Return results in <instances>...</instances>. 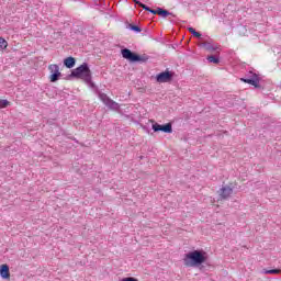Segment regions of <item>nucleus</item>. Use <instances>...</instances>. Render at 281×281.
<instances>
[{"label": "nucleus", "mask_w": 281, "mask_h": 281, "mask_svg": "<svg viewBox=\"0 0 281 281\" xmlns=\"http://www.w3.org/2000/svg\"><path fill=\"white\" fill-rule=\"evenodd\" d=\"M200 47H204V49H206V52H218V49H221V45L218 44H213L212 42H202L199 44Z\"/></svg>", "instance_id": "obj_9"}, {"label": "nucleus", "mask_w": 281, "mask_h": 281, "mask_svg": "<svg viewBox=\"0 0 281 281\" xmlns=\"http://www.w3.org/2000/svg\"><path fill=\"white\" fill-rule=\"evenodd\" d=\"M99 99L101 100V102H103V104H105V106L111 101V98H109V95H106V93H104V92L99 93Z\"/></svg>", "instance_id": "obj_13"}, {"label": "nucleus", "mask_w": 281, "mask_h": 281, "mask_svg": "<svg viewBox=\"0 0 281 281\" xmlns=\"http://www.w3.org/2000/svg\"><path fill=\"white\" fill-rule=\"evenodd\" d=\"M8 106H10V101L0 99V109H8Z\"/></svg>", "instance_id": "obj_20"}, {"label": "nucleus", "mask_w": 281, "mask_h": 281, "mask_svg": "<svg viewBox=\"0 0 281 281\" xmlns=\"http://www.w3.org/2000/svg\"><path fill=\"white\" fill-rule=\"evenodd\" d=\"M158 16H162V19H166L167 16H172V13L166 9H161L158 7Z\"/></svg>", "instance_id": "obj_12"}, {"label": "nucleus", "mask_w": 281, "mask_h": 281, "mask_svg": "<svg viewBox=\"0 0 281 281\" xmlns=\"http://www.w3.org/2000/svg\"><path fill=\"white\" fill-rule=\"evenodd\" d=\"M172 78H175V72L169 71V70H165L162 72H159L156 76V81L157 82H170L172 80Z\"/></svg>", "instance_id": "obj_7"}, {"label": "nucleus", "mask_w": 281, "mask_h": 281, "mask_svg": "<svg viewBox=\"0 0 281 281\" xmlns=\"http://www.w3.org/2000/svg\"><path fill=\"white\" fill-rule=\"evenodd\" d=\"M122 57L125 58V60H130V63H147V60L150 58L148 55H137V53L132 52L128 48L121 49Z\"/></svg>", "instance_id": "obj_3"}, {"label": "nucleus", "mask_w": 281, "mask_h": 281, "mask_svg": "<svg viewBox=\"0 0 281 281\" xmlns=\"http://www.w3.org/2000/svg\"><path fill=\"white\" fill-rule=\"evenodd\" d=\"M121 281H139V280L133 277H127V278H123Z\"/></svg>", "instance_id": "obj_21"}, {"label": "nucleus", "mask_w": 281, "mask_h": 281, "mask_svg": "<svg viewBox=\"0 0 281 281\" xmlns=\"http://www.w3.org/2000/svg\"><path fill=\"white\" fill-rule=\"evenodd\" d=\"M220 199H229L232 194H234V189H232L229 186H224L218 190Z\"/></svg>", "instance_id": "obj_8"}, {"label": "nucleus", "mask_w": 281, "mask_h": 281, "mask_svg": "<svg viewBox=\"0 0 281 281\" xmlns=\"http://www.w3.org/2000/svg\"><path fill=\"white\" fill-rule=\"evenodd\" d=\"M8 47V41L5 38L0 37V52H3V49H7Z\"/></svg>", "instance_id": "obj_18"}, {"label": "nucleus", "mask_w": 281, "mask_h": 281, "mask_svg": "<svg viewBox=\"0 0 281 281\" xmlns=\"http://www.w3.org/2000/svg\"><path fill=\"white\" fill-rule=\"evenodd\" d=\"M0 277L2 280H10V266L9 265H2L0 267Z\"/></svg>", "instance_id": "obj_10"}, {"label": "nucleus", "mask_w": 281, "mask_h": 281, "mask_svg": "<svg viewBox=\"0 0 281 281\" xmlns=\"http://www.w3.org/2000/svg\"><path fill=\"white\" fill-rule=\"evenodd\" d=\"M134 3H135L136 5H138L139 0H134Z\"/></svg>", "instance_id": "obj_25"}, {"label": "nucleus", "mask_w": 281, "mask_h": 281, "mask_svg": "<svg viewBox=\"0 0 281 281\" xmlns=\"http://www.w3.org/2000/svg\"><path fill=\"white\" fill-rule=\"evenodd\" d=\"M64 65L67 67V69H74V67H76V58L74 57L65 58Z\"/></svg>", "instance_id": "obj_11"}, {"label": "nucleus", "mask_w": 281, "mask_h": 281, "mask_svg": "<svg viewBox=\"0 0 281 281\" xmlns=\"http://www.w3.org/2000/svg\"><path fill=\"white\" fill-rule=\"evenodd\" d=\"M70 78H80L85 80V82H91V69L89 68V64L83 63L76 69H74L70 74Z\"/></svg>", "instance_id": "obj_2"}, {"label": "nucleus", "mask_w": 281, "mask_h": 281, "mask_svg": "<svg viewBox=\"0 0 281 281\" xmlns=\"http://www.w3.org/2000/svg\"><path fill=\"white\" fill-rule=\"evenodd\" d=\"M280 89H281V81H280Z\"/></svg>", "instance_id": "obj_27"}, {"label": "nucleus", "mask_w": 281, "mask_h": 281, "mask_svg": "<svg viewBox=\"0 0 281 281\" xmlns=\"http://www.w3.org/2000/svg\"><path fill=\"white\" fill-rule=\"evenodd\" d=\"M207 262V252L204 250H192L184 255V267H201V265Z\"/></svg>", "instance_id": "obj_1"}, {"label": "nucleus", "mask_w": 281, "mask_h": 281, "mask_svg": "<svg viewBox=\"0 0 281 281\" xmlns=\"http://www.w3.org/2000/svg\"><path fill=\"white\" fill-rule=\"evenodd\" d=\"M143 10H145L146 12H150V7L146 5V4H142Z\"/></svg>", "instance_id": "obj_24"}, {"label": "nucleus", "mask_w": 281, "mask_h": 281, "mask_svg": "<svg viewBox=\"0 0 281 281\" xmlns=\"http://www.w3.org/2000/svg\"><path fill=\"white\" fill-rule=\"evenodd\" d=\"M190 34H192V36H194L195 38H201V33L196 32V30H194V27H189L188 29Z\"/></svg>", "instance_id": "obj_19"}, {"label": "nucleus", "mask_w": 281, "mask_h": 281, "mask_svg": "<svg viewBox=\"0 0 281 281\" xmlns=\"http://www.w3.org/2000/svg\"><path fill=\"white\" fill-rule=\"evenodd\" d=\"M127 29L132 32H135L136 34H139L142 32V27L135 25V24H127Z\"/></svg>", "instance_id": "obj_16"}, {"label": "nucleus", "mask_w": 281, "mask_h": 281, "mask_svg": "<svg viewBox=\"0 0 281 281\" xmlns=\"http://www.w3.org/2000/svg\"><path fill=\"white\" fill-rule=\"evenodd\" d=\"M150 14H158L159 15V7L156 9L149 10Z\"/></svg>", "instance_id": "obj_22"}, {"label": "nucleus", "mask_w": 281, "mask_h": 281, "mask_svg": "<svg viewBox=\"0 0 281 281\" xmlns=\"http://www.w3.org/2000/svg\"><path fill=\"white\" fill-rule=\"evenodd\" d=\"M206 60L209 63H213V65H218V63H221V58H218L217 56H214V55L207 56Z\"/></svg>", "instance_id": "obj_15"}, {"label": "nucleus", "mask_w": 281, "mask_h": 281, "mask_svg": "<svg viewBox=\"0 0 281 281\" xmlns=\"http://www.w3.org/2000/svg\"><path fill=\"white\" fill-rule=\"evenodd\" d=\"M151 128L154 133H172V123H167V124H159V123H153Z\"/></svg>", "instance_id": "obj_6"}, {"label": "nucleus", "mask_w": 281, "mask_h": 281, "mask_svg": "<svg viewBox=\"0 0 281 281\" xmlns=\"http://www.w3.org/2000/svg\"><path fill=\"white\" fill-rule=\"evenodd\" d=\"M241 82H246V85H251L256 89L260 88V77L256 72L249 71L248 78H241Z\"/></svg>", "instance_id": "obj_4"}, {"label": "nucleus", "mask_w": 281, "mask_h": 281, "mask_svg": "<svg viewBox=\"0 0 281 281\" xmlns=\"http://www.w3.org/2000/svg\"><path fill=\"white\" fill-rule=\"evenodd\" d=\"M106 106H108V109H111L112 111H117L120 109V103L110 99V102L106 104Z\"/></svg>", "instance_id": "obj_14"}, {"label": "nucleus", "mask_w": 281, "mask_h": 281, "mask_svg": "<svg viewBox=\"0 0 281 281\" xmlns=\"http://www.w3.org/2000/svg\"><path fill=\"white\" fill-rule=\"evenodd\" d=\"M143 10H145L146 12H150V7L146 5V4H142Z\"/></svg>", "instance_id": "obj_23"}, {"label": "nucleus", "mask_w": 281, "mask_h": 281, "mask_svg": "<svg viewBox=\"0 0 281 281\" xmlns=\"http://www.w3.org/2000/svg\"><path fill=\"white\" fill-rule=\"evenodd\" d=\"M137 5H138L139 8H142V5H144V3L139 2Z\"/></svg>", "instance_id": "obj_26"}, {"label": "nucleus", "mask_w": 281, "mask_h": 281, "mask_svg": "<svg viewBox=\"0 0 281 281\" xmlns=\"http://www.w3.org/2000/svg\"><path fill=\"white\" fill-rule=\"evenodd\" d=\"M48 69L50 71L49 81L50 82H58L60 80V67L56 64H52L48 66Z\"/></svg>", "instance_id": "obj_5"}, {"label": "nucleus", "mask_w": 281, "mask_h": 281, "mask_svg": "<svg viewBox=\"0 0 281 281\" xmlns=\"http://www.w3.org/2000/svg\"><path fill=\"white\" fill-rule=\"evenodd\" d=\"M280 269H270V270H267V269H263V273L266 276H273V274H278L280 273Z\"/></svg>", "instance_id": "obj_17"}]
</instances>
